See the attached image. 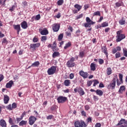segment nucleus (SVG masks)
Wrapping results in <instances>:
<instances>
[{
    "mask_svg": "<svg viewBox=\"0 0 127 127\" xmlns=\"http://www.w3.org/2000/svg\"><path fill=\"white\" fill-rule=\"evenodd\" d=\"M83 14H80L76 16V19H79V18H82L83 17Z\"/></svg>",
    "mask_w": 127,
    "mask_h": 127,
    "instance_id": "obj_46",
    "label": "nucleus"
},
{
    "mask_svg": "<svg viewBox=\"0 0 127 127\" xmlns=\"http://www.w3.org/2000/svg\"><path fill=\"white\" fill-rule=\"evenodd\" d=\"M64 83L65 86H66V87H68V86H69V85H70V80L68 79L65 80Z\"/></svg>",
    "mask_w": 127,
    "mask_h": 127,
    "instance_id": "obj_28",
    "label": "nucleus"
},
{
    "mask_svg": "<svg viewBox=\"0 0 127 127\" xmlns=\"http://www.w3.org/2000/svg\"><path fill=\"white\" fill-rule=\"evenodd\" d=\"M95 15H98L99 16H101V13L100 12V11H97L93 13V16H95Z\"/></svg>",
    "mask_w": 127,
    "mask_h": 127,
    "instance_id": "obj_36",
    "label": "nucleus"
},
{
    "mask_svg": "<svg viewBox=\"0 0 127 127\" xmlns=\"http://www.w3.org/2000/svg\"><path fill=\"white\" fill-rule=\"evenodd\" d=\"M16 107H17L16 103H13L12 104V109H16Z\"/></svg>",
    "mask_w": 127,
    "mask_h": 127,
    "instance_id": "obj_51",
    "label": "nucleus"
},
{
    "mask_svg": "<svg viewBox=\"0 0 127 127\" xmlns=\"http://www.w3.org/2000/svg\"><path fill=\"white\" fill-rule=\"evenodd\" d=\"M4 77L3 76V75L0 74V82L3 80V78Z\"/></svg>",
    "mask_w": 127,
    "mask_h": 127,
    "instance_id": "obj_54",
    "label": "nucleus"
},
{
    "mask_svg": "<svg viewBox=\"0 0 127 127\" xmlns=\"http://www.w3.org/2000/svg\"><path fill=\"white\" fill-rule=\"evenodd\" d=\"M40 32L42 35H47L48 34V30H47V29L44 28L43 30H40Z\"/></svg>",
    "mask_w": 127,
    "mask_h": 127,
    "instance_id": "obj_14",
    "label": "nucleus"
},
{
    "mask_svg": "<svg viewBox=\"0 0 127 127\" xmlns=\"http://www.w3.org/2000/svg\"><path fill=\"white\" fill-rule=\"evenodd\" d=\"M102 51L103 53H105L107 57H108V53L107 52V48L106 46L102 47Z\"/></svg>",
    "mask_w": 127,
    "mask_h": 127,
    "instance_id": "obj_19",
    "label": "nucleus"
},
{
    "mask_svg": "<svg viewBox=\"0 0 127 127\" xmlns=\"http://www.w3.org/2000/svg\"><path fill=\"white\" fill-rule=\"evenodd\" d=\"M71 46V43L68 42L65 44V46L64 47V49H67V48L70 47Z\"/></svg>",
    "mask_w": 127,
    "mask_h": 127,
    "instance_id": "obj_34",
    "label": "nucleus"
},
{
    "mask_svg": "<svg viewBox=\"0 0 127 127\" xmlns=\"http://www.w3.org/2000/svg\"><path fill=\"white\" fill-rule=\"evenodd\" d=\"M117 79L116 78H114L113 80L111 81V83L110 84L107 85V88L109 90H114L116 88V82Z\"/></svg>",
    "mask_w": 127,
    "mask_h": 127,
    "instance_id": "obj_3",
    "label": "nucleus"
},
{
    "mask_svg": "<svg viewBox=\"0 0 127 127\" xmlns=\"http://www.w3.org/2000/svg\"><path fill=\"white\" fill-rule=\"evenodd\" d=\"M107 75L109 76L112 74V68L111 67L107 68Z\"/></svg>",
    "mask_w": 127,
    "mask_h": 127,
    "instance_id": "obj_30",
    "label": "nucleus"
},
{
    "mask_svg": "<svg viewBox=\"0 0 127 127\" xmlns=\"http://www.w3.org/2000/svg\"><path fill=\"white\" fill-rule=\"evenodd\" d=\"M79 90H80V87H77L74 89V91L75 92V93H77V92H78Z\"/></svg>",
    "mask_w": 127,
    "mask_h": 127,
    "instance_id": "obj_50",
    "label": "nucleus"
},
{
    "mask_svg": "<svg viewBox=\"0 0 127 127\" xmlns=\"http://www.w3.org/2000/svg\"><path fill=\"white\" fill-rule=\"evenodd\" d=\"M38 41V39L37 38L34 37L33 39V42L34 43L37 42Z\"/></svg>",
    "mask_w": 127,
    "mask_h": 127,
    "instance_id": "obj_53",
    "label": "nucleus"
},
{
    "mask_svg": "<svg viewBox=\"0 0 127 127\" xmlns=\"http://www.w3.org/2000/svg\"><path fill=\"white\" fill-rule=\"evenodd\" d=\"M16 7V4H14L9 9V10L11 12L13 11L14 9H15V8Z\"/></svg>",
    "mask_w": 127,
    "mask_h": 127,
    "instance_id": "obj_27",
    "label": "nucleus"
},
{
    "mask_svg": "<svg viewBox=\"0 0 127 127\" xmlns=\"http://www.w3.org/2000/svg\"><path fill=\"white\" fill-rule=\"evenodd\" d=\"M78 93H79V95L80 96H83L85 94V92H84V90H83V88L79 87V90L78 91Z\"/></svg>",
    "mask_w": 127,
    "mask_h": 127,
    "instance_id": "obj_23",
    "label": "nucleus"
},
{
    "mask_svg": "<svg viewBox=\"0 0 127 127\" xmlns=\"http://www.w3.org/2000/svg\"><path fill=\"white\" fill-rule=\"evenodd\" d=\"M8 101H9V97L6 95H4V104H7V103H8Z\"/></svg>",
    "mask_w": 127,
    "mask_h": 127,
    "instance_id": "obj_18",
    "label": "nucleus"
},
{
    "mask_svg": "<svg viewBox=\"0 0 127 127\" xmlns=\"http://www.w3.org/2000/svg\"><path fill=\"white\" fill-rule=\"evenodd\" d=\"M6 108L7 110H9L10 111H11L12 110V107L11 106V105H9L6 107Z\"/></svg>",
    "mask_w": 127,
    "mask_h": 127,
    "instance_id": "obj_48",
    "label": "nucleus"
},
{
    "mask_svg": "<svg viewBox=\"0 0 127 127\" xmlns=\"http://www.w3.org/2000/svg\"><path fill=\"white\" fill-rule=\"evenodd\" d=\"M117 126H124V127H127V121L124 119H122Z\"/></svg>",
    "mask_w": 127,
    "mask_h": 127,
    "instance_id": "obj_10",
    "label": "nucleus"
},
{
    "mask_svg": "<svg viewBox=\"0 0 127 127\" xmlns=\"http://www.w3.org/2000/svg\"><path fill=\"white\" fill-rule=\"evenodd\" d=\"M93 99L94 100V101H98V100H99V98H98V96L94 95Z\"/></svg>",
    "mask_w": 127,
    "mask_h": 127,
    "instance_id": "obj_57",
    "label": "nucleus"
},
{
    "mask_svg": "<svg viewBox=\"0 0 127 127\" xmlns=\"http://www.w3.org/2000/svg\"><path fill=\"white\" fill-rule=\"evenodd\" d=\"M92 83H93V81H92V80L87 81V87H90V86H91V85H92Z\"/></svg>",
    "mask_w": 127,
    "mask_h": 127,
    "instance_id": "obj_40",
    "label": "nucleus"
},
{
    "mask_svg": "<svg viewBox=\"0 0 127 127\" xmlns=\"http://www.w3.org/2000/svg\"><path fill=\"white\" fill-rule=\"evenodd\" d=\"M56 66H52L51 68H49L47 70V73L48 75H53L55 74V72H56Z\"/></svg>",
    "mask_w": 127,
    "mask_h": 127,
    "instance_id": "obj_6",
    "label": "nucleus"
},
{
    "mask_svg": "<svg viewBox=\"0 0 127 127\" xmlns=\"http://www.w3.org/2000/svg\"><path fill=\"white\" fill-rule=\"evenodd\" d=\"M87 123H92V118L91 117L87 118Z\"/></svg>",
    "mask_w": 127,
    "mask_h": 127,
    "instance_id": "obj_56",
    "label": "nucleus"
},
{
    "mask_svg": "<svg viewBox=\"0 0 127 127\" xmlns=\"http://www.w3.org/2000/svg\"><path fill=\"white\" fill-rule=\"evenodd\" d=\"M57 47V45H56V42H54L53 46H52V49L53 51H55V48Z\"/></svg>",
    "mask_w": 127,
    "mask_h": 127,
    "instance_id": "obj_29",
    "label": "nucleus"
},
{
    "mask_svg": "<svg viewBox=\"0 0 127 127\" xmlns=\"http://www.w3.org/2000/svg\"><path fill=\"white\" fill-rule=\"evenodd\" d=\"M40 46V43L31 44L30 45V49H32L33 51L36 50V48H38Z\"/></svg>",
    "mask_w": 127,
    "mask_h": 127,
    "instance_id": "obj_7",
    "label": "nucleus"
},
{
    "mask_svg": "<svg viewBox=\"0 0 127 127\" xmlns=\"http://www.w3.org/2000/svg\"><path fill=\"white\" fill-rule=\"evenodd\" d=\"M74 61L75 59L73 57L71 58L70 60L66 63V65L67 67H68V68L74 67L75 66V63H74Z\"/></svg>",
    "mask_w": 127,
    "mask_h": 127,
    "instance_id": "obj_5",
    "label": "nucleus"
},
{
    "mask_svg": "<svg viewBox=\"0 0 127 127\" xmlns=\"http://www.w3.org/2000/svg\"><path fill=\"white\" fill-rule=\"evenodd\" d=\"M36 121V118L33 117V116H31L29 118V125L30 126H32L35 123V121Z\"/></svg>",
    "mask_w": 127,
    "mask_h": 127,
    "instance_id": "obj_11",
    "label": "nucleus"
},
{
    "mask_svg": "<svg viewBox=\"0 0 127 127\" xmlns=\"http://www.w3.org/2000/svg\"><path fill=\"white\" fill-rule=\"evenodd\" d=\"M6 0H0V4H2V5H4L5 3Z\"/></svg>",
    "mask_w": 127,
    "mask_h": 127,
    "instance_id": "obj_47",
    "label": "nucleus"
},
{
    "mask_svg": "<svg viewBox=\"0 0 127 127\" xmlns=\"http://www.w3.org/2000/svg\"><path fill=\"white\" fill-rule=\"evenodd\" d=\"M79 74L80 76L83 77V79H87V78H88L89 76V73H88L87 72H84L83 70H80L79 72Z\"/></svg>",
    "mask_w": 127,
    "mask_h": 127,
    "instance_id": "obj_8",
    "label": "nucleus"
},
{
    "mask_svg": "<svg viewBox=\"0 0 127 127\" xmlns=\"http://www.w3.org/2000/svg\"><path fill=\"white\" fill-rule=\"evenodd\" d=\"M116 78L117 86H120L121 84H123L121 81H120V80H119V79H118V77H116Z\"/></svg>",
    "mask_w": 127,
    "mask_h": 127,
    "instance_id": "obj_41",
    "label": "nucleus"
},
{
    "mask_svg": "<svg viewBox=\"0 0 127 127\" xmlns=\"http://www.w3.org/2000/svg\"><path fill=\"white\" fill-rule=\"evenodd\" d=\"M102 27H106V26H109V24L108 22H104L101 24Z\"/></svg>",
    "mask_w": 127,
    "mask_h": 127,
    "instance_id": "obj_32",
    "label": "nucleus"
},
{
    "mask_svg": "<svg viewBox=\"0 0 127 127\" xmlns=\"http://www.w3.org/2000/svg\"><path fill=\"white\" fill-rule=\"evenodd\" d=\"M121 57V53L120 52H118L116 54V58H120Z\"/></svg>",
    "mask_w": 127,
    "mask_h": 127,
    "instance_id": "obj_45",
    "label": "nucleus"
},
{
    "mask_svg": "<svg viewBox=\"0 0 127 127\" xmlns=\"http://www.w3.org/2000/svg\"><path fill=\"white\" fill-rule=\"evenodd\" d=\"M59 56V52H55L53 54V58H55V57H57V56Z\"/></svg>",
    "mask_w": 127,
    "mask_h": 127,
    "instance_id": "obj_33",
    "label": "nucleus"
},
{
    "mask_svg": "<svg viewBox=\"0 0 127 127\" xmlns=\"http://www.w3.org/2000/svg\"><path fill=\"white\" fill-rule=\"evenodd\" d=\"M35 20H39V19H40V15H37L36 17H35Z\"/></svg>",
    "mask_w": 127,
    "mask_h": 127,
    "instance_id": "obj_44",
    "label": "nucleus"
},
{
    "mask_svg": "<svg viewBox=\"0 0 127 127\" xmlns=\"http://www.w3.org/2000/svg\"><path fill=\"white\" fill-rule=\"evenodd\" d=\"M123 53L124 54V56H125V57H127V50L126 48L123 49Z\"/></svg>",
    "mask_w": 127,
    "mask_h": 127,
    "instance_id": "obj_37",
    "label": "nucleus"
},
{
    "mask_svg": "<svg viewBox=\"0 0 127 127\" xmlns=\"http://www.w3.org/2000/svg\"><path fill=\"white\" fill-rule=\"evenodd\" d=\"M21 26L23 29H26L27 27H28L27 25V22L26 21H24L21 23Z\"/></svg>",
    "mask_w": 127,
    "mask_h": 127,
    "instance_id": "obj_13",
    "label": "nucleus"
},
{
    "mask_svg": "<svg viewBox=\"0 0 127 127\" xmlns=\"http://www.w3.org/2000/svg\"><path fill=\"white\" fill-rule=\"evenodd\" d=\"M99 63L100 65L104 64V60H103L102 59H99Z\"/></svg>",
    "mask_w": 127,
    "mask_h": 127,
    "instance_id": "obj_49",
    "label": "nucleus"
},
{
    "mask_svg": "<svg viewBox=\"0 0 127 127\" xmlns=\"http://www.w3.org/2000/svg\"><path fill=\"white\" fill-rule=\"evenodd\" d=\"M63 39V34H61L59 35L58 39L60 41H61Z\"/></svg>",
    "mask_w": 127,
    "mask_h": 127,
    "instance_id": "obj_39",
    "label": "nucleus"
},
{
    "mask_svg": "<svg viewBox=\"0 0 127 127\" xmlns=\"http://www.w3.org/2000/svg\"><path fill=\"white\" fill-rule=\"evenodd\" d=\"M75 127H87L88 126L87 123H85L83 120L80 121H76L74 123Z\"/></svg>",
    "mask_w": 127,
    "mask_h": 127,
    "instance_id": "obj_1",
    "label": "nucleus"
},
{
    "mask_svg": "<svg viewBox=\"0 0 127 127\" xmlns=\"http://www.w3.org/2000/svg\"><path fill=\"white\" fill-rule=\"evenodd\" d=\"M85 55V53L83 51L80 52L79 53V57H84V55Z\"/></svg>",
    "mask_w": 127,
    "mask_h": 127,
    "instance_id": "obj_42",
    "label": "nucleus"
},
{
    "mask_svg": "<svg viewBox=\"0 0 127 127\" xmlns=\"http://www.w3.org/2000/svg\"><path fill=\"white\" fill-rule=\"evenodd\" d=\"M119 78H120L121 83H123V74L122 73L119 74Z\"/></svg>",
    "mask_w": 127,
    "mask_h": 127,
    "instance_id": "obj_43",
    "label": "nucleus"
},
{
    "mask_svg": "<svg viewBox=\"0 0 127 127\" xmlns=\"http://www.w3.org/2000/svg\"><path fill=\"white\" fill-rule=\"evenodd\" d=\"M116 52H118V50H117V49L116 48L113 49L112 51V53H113V54H115V53H116Z\"/></svg>",
    "mask_w": 127,
    "mask_h": 127,
    "instance_id": "obj_58",
    "label": "nucleus"
},
{
    "mask_svg": "<svg viewBox=\"0 0 127 127\" xmlns=\"http://www.w3.org/2000/svg\"><path fill=\"white\" fill-rule=\"evenodd\" d=\"M81 115L84 117H86V112L84 111H81Z\"/></svg>",
    "mask_w": 127,
    "mask_h": 127,
    "instance_id": "obj_60",
    "label": "nucleus"
},
{
    "mask_svg": "<svg viewBox=\"0 0 127 127\" xmlns=\"http://www.w3.org/2000/svg\"><path fill=\"white\" fill-rule=\"evenodd\" d=\"M96 93L97 94V95H98V96H102L103 95V91L101 90H97L96 91Z\"/></svg>",
    "mask_w": 127,
    "mask_h": 127,
    "instance_id": "obj_26",
    "label": "nucleus"
},
{
    "mask_svg": "<svg viewBox=\"0 0 127 127\" xmlns=\"http://www.w3.org/2000/svg\"><path fill=\"white\" fill-rule=\"evenodd\" d=\"M0 126L1 127H6V122L4 120H1L0 121Z\"/></svg>",
    "mask_w": 127,
    "mask_h": 127,
    "instance_id": "obj_17",
    "label": "nucleus"
},
{
    "mask_svg": "<svg viewBox=\"0 0 127 127\" xmlns=\"http://www.w3.org/2000/svg\"><path fill=\"white\" fill-rule=\"evenodd\" d=\"M67 100V98L64 96H60L57 98L58 103L63 104L65 103Z\"/></svg>",
    "mask_w": 127,
    "mask_h": 127,
    "instance_id": "obj_9",
    "label": "nucleus"
},
{
    "mask_svg": "<svg viewBox=\"0 0 127 127\" xmlns=\"http://www.w3.org/2000/svg\"><path fill=\"white\" fill-rule=\"evenodd\" d=\"M95 127H101V124L100 123H97L95 125Z\"/></svg>",
    "mask_w": 127,
    "mask_h": 127,
    "instance_id": "obj_64",
    "label": "nucleus"
},
{
    "mask_svg": "<svg viewBox=\"0 0 127 127\" xmlns=\"http://www.w3.org/2000/svg\"><path fill=\"white\" fill-rule=\"evenodd\" d=\"M74 6L75 8H77L78 11H80V10H81V8H82V6L78 4H75Z\"/></svg>",
    "mask_w": 127,
    "mask_h": 127,
    "instance_id": "obj_22",
    "label": "nucleus"
},
{
    "mask_svg": "<svg viewBox=\"0 0 127 127\" xmlns=\"http://www.w3.org/2000/svg\"><path fill=\"white\" fill-rule=\"evenodd\" d=\"M86 23H84L83 24L84 26L85 27H91V25H93V24L96 23V22L91 20V19L89 17L86 18Z\"/></svg>",
    "mask_w": 127,
    "mask_h": 127,
    "instance_id": "obj_2",
    "label": "nucleus"
},
{
    "mask_svg": "<svg viewBox=\"0 0 127 127\" xmlns=\"http://www.w3.org/2000/svg\"><path fill=\"white\" fill-rule=\"evenodd\" d=\"M39 65V62H35L33 64H32L31 66L32 67H37Z\"/></svg>",
    "mask_w": 127,
    "mask_h": 127,
    "instance_id": "obj_31",
    "label": "nucleus"
},
{
    "mask_svg": "<svg viewBox=\"0 0 127 127\" xmlns=\"http://www.w3.org/2000/svg\"><path fill=\"white\" fill-rule=\"evenodd\" d=\"M27 124V121H22L19 123V125L20 127H22L24 126V125H26Z\"/></svg>",
    "mask_w": 127,
    "mask_h": 127,
    "instance_id": "obj_25",
    "label": "nucleus"
},
{
    "mask_svg": "<svg viewBox=\"0 0 127 127\" xmlns=\"http://www.w3.org/2000/svg\"><path fill=\"white\" fill-rule=\"evenodd\" d=\"M90 68L91 71H95V70H96V64L91 63L90 65Z\"/></svg>",
    "mask_w": 127,
    "mask_h": 127,
    "instance_id": "obj_20",
    "label": "nucleus"
},
{
    "mask_svg": "<svg viewBox=\"0 0 127 127\" xmlns=\"http://www.w3.org/2000/svg\"><path fill=\"white\" fill-rule=\"evenodd\" d=\"M122 4L120 2H117L116 3V6H117V7H119V6H121Z\"/></svg>",
    "mask_w": 127,
    "mask_h": 127,
    "instance_id": "obj_63",
    "label": "nucleus"
},
{
    "mask_svg": "<svg viewBox=\"0 0 127 127\" xmlns=\"http://www.w3.org/2000/svg\"><path fill=\"white\" fill-rule=\"evenodd\" d=\"M14 29L17 30V34H19V31H20V25H13Z\"/></svg>",
    "mask_w": 127,
    "mask_h": 127,
    "instance_id": "obj_15",
    "label": "nucleus"
},
{
    "mask_svg": "<svg viewBox=\"0 0 127 127\" xmlns=\"http://www.w3.org/2000/svg\"><path fill=\"white\" fill-rule=\"evenodd\" d=\"M60 28V25L59 24H54L53 25V30L55 32H57L58 30H59V29Z\"/></svg>",
    "mask_w": 127,
    "mask_h": 127,
    "instance_id": "obj_12",
    "label": "nucleus"
},
{
    "mask_svg": "<svg viewBox=\"0 0 127 127\" xmlns=\"http://www.w3.org/2000/svg\"><path fill=\"white\" fill-rule=\"evenodd\" d=\"M2 43H5V44L7 43V41H6V38H3V39Z\"/></svg>",
    "mask_w": 127,
    "mask_h": 127,
    "instance_id": "obj_61",
    "label": "nucleus"
},
{
    "mask_svg": "<svg viewBox=\"0 0 127 127\" xmlns=\"http://www.w3.org/2000/svg\"><path fill=\"white\" fill-rule=\"evenodd\" d=\"M56 17H57V18H60V17H61V13H59L56 16Z\"/></svg>",
    "mask_w": 127,
    "mask_h": 127,
    "instance_id": "obj_59",
    "label": "nucleus"
},
{
    "mask_svg": "<svg viewBox=\"0 0 127 127\" xmlns=\"http://www.w3.org/2000/svg\"><path fill=\"white\" fill-rule=\"evenodd\" d=\"M73 78H74V74L73 73H71L69 75V78L70 79H73Z\"/></svg>",
    "mask_w": 127,
    "mask_h": 127,
    "instance_id": "obj_62",
    "label": "nucleus"
},
{
    "mask_svg": "<svg viewBox=\"0 0 127 127\" xmlns=\"http://www.w3.org/2000/svg\"><path fill=\"white\" fill-rule=\"evenodd\" d=\"M118 38L117 40V42H120V41H122L123 39L126 38V36L124 34H122V31H118L117 32Z\"/></svg>",
    "mask_w": 127,
    "mask_h": 127,
    "instance_id": "obj_4",
    "label": "nucleus"
},
{
    "mask_svg": "<svg viewBox=\"0 0 127 127\" xmlns=\"http://www.w3.org/2000/svg\"><path fill=\"white\" fill-rule=\"evenodd\" d=\"M12 85H13V81L12 80H10L9 82L6 83V88H7V89H10V88L12 87Z\"/></svg>",
    "mask_w": 127,
    "mask_h": 127,
    "instance_id": "obj_16",
    "label": "nucleus"
},
{
    "mask_svg": "<svg viewBox=\"0 0 127 127\" xmlns=\"http://www.w3.org/2000/svg\"><path fill=\"white\" fill-rule=\"evenodd\" d=\"M119 23L121 25H124V24H126V20L123 18L119 21Z\"/></svg>",
    "mask_w": 127,
    "mask_h": 127,
    "instance_id": "obj_24",
    "label": "nucleus"
},
{
    "mask_svg": "<svg viewBox=\"0 0 127 127\" xmlns=\"http://www.w3.org/2000/svg\"><path fill=\"white\" fill-rule=\"evenodd\" d=\"M93 82V87H96V85H98L100 83L97 80H94Z\"/></svg>",
    "mask_w": 127,
    "mask_h": 127,
    "instance_id": "obj_38",
    "label": "nucleus"
},
{
    "mask_svg": "<svg viewBox=\"0 0 127 127\" xmlns=\"http://www.w3.org/2000/svg\"><path fill=\"white\" fill-rule=\"evenodd\" d=\"M125 90H126V87H125V86H122L120 87L119 92L120 94H122V93H123V92H124Z\"/></svg>",
    "mask_w": 127,
    "mask_h": 127,
    "instance_id": "obj_21",
    "label": "nucleus"
},
{
    "mask_svg": "<svg viewBox=\"0 0 127 127\" xmlns=\"http://www.w3.org/2000/svg\"><path fill=\"white\" fill-rule=\"evenodd\" d=\"M41 39H42V41H43V40H47V36H42Z\"/></svg>",
    "mask_w": 127,
    "mask_h": 127,
    "instance_id": "obj_55",
    "label": "nucleus"
},
{
    "mask_svg": "<svg viewBox=\"0 0 127 127\" xmlns=\"http://www.w3.org/2000/svg\"><path fill=\"white\" fill-rule=\"evenodd\" d=\"M52 118H53V115H49L47 117V120H52Z\"/></svg>",
    "mask_w": 127,
    "mask_h": 127,
    "instance_id": "obj_52",
    "label": "nucleus"
},
{
    "mask_svg": "<svg viewBox=\"0 0 127 127\" xmlns=\"http://www.w3.org/2000/svg\"><path fill=\"white\" fill-rule=\"evenodd\" d=\"M64 2V0H59L58 1L57 3L58 5H62Z\"/></svg>",
    "mask_w": 127,
    "mask_h": 127,
    "instance_id": "obj_35",
    "label": "nucleus"
}]
</instances>
